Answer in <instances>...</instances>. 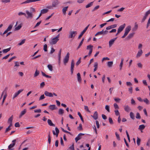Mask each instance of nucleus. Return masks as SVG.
<instances>
[{"label": "nucleus", "instance_id": "20", "mask_svg": "<svg viewBox=\"0 0 150 150\" xmlns=\"http://www.w3.org/2000/svg\"><path fill=\"white\" fill-rule=\"evenodd\" d=\"M124 109L127 112H129L131 110V108L128 105L125 106H124Z\"/></svg>", "mask_w": 150, "mask_h": 150}, {"label": "nucleus", "instance_id": "50", "mask_svg": "<svg viewBox=\"0 0 150 150\" xmlns=\"http://www.w3.org/2000/svg\"><path fill=\"white\" fill-rule=\"evenodd\" d=\"M105 109L108 112H110V106L109 105H106L105 106Z\"/></svg>", "mask_w": 150, "mask_h": 150}, {"label": "nucleus", "instance_id": "21", "mask_svg": "<svg viewBox=\"0 0 150 150\" xmlns=\"http://www.w3.org/2000/svg\"><path fill=\"white\" fill-rule=\"evenodd\" d=\"M143 53V51L141 49H140L139 50L138 52L137 55V58H139L140 57Z\"/></svg>", "mask_w": 150, "mask_h": 150}, {"label": "nucleus", "instance_id": "7", "mask_svg": "<svg viewBox=\"0 0 150 150\" xmlns=\"http://www.w3.org/2000/svg\"><path fill=\"white\" fill-rule=\"evenodd\" d=\"M60 3L59 1H54L52 2V4L54 8H55L57 7Z\"/></svg>", "mask_w": 150, "mask_h": 150}, {"label": "nucleus", "instance_id": "12", "mask_svg": "<svg viewBox=\"0 0 150 150\" xmlns=\"http://www.w3.org/2000/svg\"><path fill=\"white\" fill-rule=\"evenodd\" d=\"M126 25L125 23H124L123 25H120L119 27L117 30L118 31V32H121L125 28V26Z\"/></svg>", "mask_w": 150, "mask_h": 150}, {"label": "nucleus", "instance_id": "53", "mask_svg": "<svg viewBox=\"0 0 150 150\" xmlns=\"http://www.w3.org/2000/svg\"><path fill=\"white\" fill-rule=\"evenodd\" d=\"M143 101L146 104H148L149 103V100L146 98H145L143 100Z\"/></svg>", "mask_w": 150, "mask_h": 150}, {"label": "nucleus", "instance_id": "16", "mask_svg": "<svg viewBox=\"0 0 150 150\" xmlns=\"http://www.w3.org/2000/svg\"><path fill=\"white\" fill-rule=\"evenodd\" d=\"M13 25H9L7 28L6 29V30H5L4 33H3V35H4L6 33H7L8 31H9L11 30V29L12 28Z\"/></svg>", "mask_w": 150, "mask_h": 150}, {"label": "nucleus", "instance_id": "41", "mask_svg": "<svg viewBox=\"0 0 150 150\" xmlns=\"http://www.w3.org/2000/svg\"><path fill=\"white\" fill-rule=\"evenodd\" d=\"M25 39H24L21 40V42H20V43H19L18 45H21L24 44L25 42Z\"/></svg>", "mask_w": 150, "mask_h": 150}, {"label": "nucleus", "instance_id": "29", "mask_svg": "<svg viewBox=\"0 0 150 150\" xmlns=\"http://www.w3.org/2000/svg\"><path fill=\"white\" fill-rule=\"evenodd\" d=\"M77 79L78 81L79 82H80L81 81V75L80 73H78L77 74Z\"/></svg>", "mask_w": 150, "mask_h": 150}, {"label": "nucleus", "instance_id": "14", "mask_svg": "<svg viewBox=\"0 0 150 150\" xmlns=\"http://www.w3.org/2000/svg\"><path fill=\"white\" fill-rule=\"evenodd\" d=\"M55 132L54 130L52 131V132L54 135H55L57 137L58 134L59 133V130L57 127L55 128Z\"/></svg>", "mask_w": 150, "mask_h": 150}, {"label": "nucleus", "instance_id": "46", "mask_svg": "<svg viewBox=\"0 0 150 150\" xmlns=\"http://www.w3.org/2000/svg\"><path fill=\"white\" fill-rule=\"evenodd\" d=\"M93 47V46L91 45H89L87 46V50H89L91 49H93L92 48Z\"/></svg>", "mask_w": 150, "mask_h": 150}, {"label": "nucleus", "instance_id": "19", "mask_svg": "<svg viewBox=\"0 0 150 150\" xmlns=\"http://www.w3.org/2000/svg\"><path fill=\"white\" fill-rule=\"evenodd\" d=\"M26 13L28 15V16H26L27 18H31L33 17L32 13L31 12H30L28 11H26Z\"/></svg>", "mask_w": 150, "mask_h": 150}, {"label": "nucleus", "instance_id": "30", "mask_svg": "<svg viewBox=\"0 0 150 150\" xmlns=\"http://www.w3.org/2000/svg\"><path fill=\"white\" fill-rule=\"evenodd\" d=\"M138 25L136 23H135L134 27L132 29V31H136L138 29Z\"/></svg>", "mask_w": 150, "mask_h": 150}, {"label": "nucleus", "instance_id": "34", "mask_svg": "<svg viewBox=\"0 0 150 150\" xmlns=\"http://www.w3.org/2000/svg\"><path fill=\"white\" fill-rule=\"evenodd\" d=\"M37 1H24L21 3V4H27L30 3V2H35Z\"/></svg>", "mask_w": 150, "mask_h": 150}, {"label": "nucleus", "instance_id": "33", "mask_svg": "<svg viewBox=\"0 0 150 150\" xmlns=\"http://www.w3.org/2000/svg\"><path fill=\"white\" fill-rule=\"evenodd\" d=\"M48 11V10L46 9H43L41 10V12L42 14L45 13H47Z\"/></svg>", "mask_w": 150, "mask_h": 150}, {"label": "nucleus", "instance_id": "55", "mask_svg": "<svg viewBox=\"0 0 150 150\" xmlns=\"http://www.w3.org/2000/svg\"><path fill=\"white\" fill-rule=\"evenodd\" d=\"M136 117L137 119H140L141 118V116L139 112H137L136 113Z\"/></svg>", "mask_w": 150, "mask_h": 150}, {"label": "nucleus", "instance_id": "6", "mask_svg": "<svg viewBox=\"0 0 150 150\" xmlns=\"http://www.w3.org/2000/svg\"><path fill=\"white\" fill-rule=\"evenodd\" d=\"M74 59H72L71 61V74H72L73 73L74 68Z\"/></svg>", "mask_w": 150, "mask_h": 150}, {"label": "nucleus", "instance_id": "11", "mask_svg": "<svg viewBox=\"0 0 150 150\" xmlns=\"http://www.w3.org/2000/svg\"><path fill=\"white\" fill-rule=\"evenodd\" d=\"M150 13V9L148 11H146L145 14L142 20V22H144L146 19V18L148 15Z\"/></svg>", "mask_w": 150, "mask_h": 150}, {"label": "nucleus", "instance_id": "27", "mask_svg": "<svg viewBox=\"0 0 150 150\" xmlns=\"http://www.w3.org/2000/svg\"><path fill=\"white\" fill-rule=\"evenodd\" d=\"M134 34V33H132L129 34L128 36L127 37V38L128 39H129L133 37Z\"/></svg>", "mask_w": 150, "mask_h": 150}, {"label": "nucleus", "instance_id": "22", "mask_svg": "<svg viewBox=\"0 0 150 150\" xmlns=\"http://www.w3.org/2000/svg\"><path fill=\"white\" fill-rule=\"evenodd\" d=\"M68 6H67L63 8L62 9V13L64 15H65L66 14V12L68 8Z\"/></svg>", "mask_w": 150, "mask_h": 150}, {"label": "nucleus", "instance_id": "59", "mask_svg": "<svg viewBox=\"0 0 150 150\" xmlns=\"http://www.w3.org/2000/svg\"><path fill=\"white\" fill-rule=\"evenodd\" d=\"M109 122H110V124H113V121H112V118L110 117L109 118Z\"/></svg>", "mask_w": 150, "mask_h": 150}, {"label": "nucleus", "instance_id": "48", "mask_svg": "<svg viewBox=\"0 0 150 150\" xmlns=\"http://www.w3.org/2000/svg\"><path fill=\"white\" fill-rule=\"evenodd\" d=\"M40 72L39 71H38L37 70L35 71L34 74V77H36L39 74Z\"/></svg>", "mask_w": 150, "mask_h": 150}, {"label": "nucleus", "instance_id": "9", "mask_svg": "<svg viewBox=\"0 0 150 150\" xmlns=\"http://www.w3.org/2000/svg\"><path fill=\"white\" fill-rule=\"evenodd\" d=\"M84 135V134L82 133H79L77 135V137H76L75 138L76 142H77L78 141L80 140L81 138V136Z\"/></svg>", "mask_w": 150, "mask_h": 150}, {"label": "nucleus", "instance_id": "45", "mask_svg": "<svg viewBox=\"0 0 150 150\" xmlns=\"http://www.w3.org/2000/svg\"><path fill=\"white\" fill-rule=\"evenodd\" d=\"M93 2H92L88 4L86 6V8H88V7H91L93 5Z\"/></svg>", "mask_w": 150, "mask_h": 150}, {"label": "nucleus", "instance_id": "3", "mask_svg": "<svg viewBox=\"0 0 150 150\" xmlns=\"http://www.w3.org/2000/svg\"><path fill=\"white\" fill-rule=\"evenodd\" d=\"M6 92H7L6 90V89H5L2 92V93L1 94V96H2L3 95H4V97H3V99L2 100V104H1V105H3V104L4 102V101L6 97V96H7Z\"/></svg>", "mask_w": 150, "mask_h": 150}, {"label": "nucleus", "instance_id": "13", "mask_svg": "<svg viewBox=\"0 0 150 150\" xmlns=\"http://www.w3.org/2000/svg\"><path fill=\"white\" fill-rule=\"evenodd\" d=\"M23 91V89H21L19 90L16 93L13 95V97L12 98L13 99L16 97H17L18 96V95Z\"/></svg>", "mask_w": 150, "mask_h": 150}, {"label": "nucleus", "instance_id": "32", "mask_svg": "<svg viewBox=\"0 0 150 150\" xmlns=\"http://www.w3.org/2000/svg\"><path fill=\"white\" fill-rule=\"evenodd\" d=\"M145 128V126L144 125H141L139 126V129L140 130H142L144 129Z\"/></svg>", "mask_w": 150, "mask_h": 150}, {"label": "nucleus", "instance_id": "58", "mask_svg": "<svg viewBox=\"0 0 150 150\" xmlns=\"http://www.w3.org/2000/svg\"><path fill=\"white\" fill-rule=\"evenodd\" d=\"M45 98V96L43 94V95H41V96L40 97L39 99V100H42V99H44Z\"/></svg>", "mask_w": 150, "mask_h": 150}, {"label": "nucleus", "instance_id": "52", "mask_svg": "<svg viewBox=\"0 0 150 150\" xmlns=\"http://www.w3.org/2000/svg\"><path fill=\"white\" fill-rule=\"evenodd\" d=\"M114 112H115V115L116 116L120 115V113L119 112L118 110H116L114 111Z\"/></svg>", "mask_w": 150, "mask_h": 150}, {"label": "nucleus", "instance_id": "37", "mask_svg": "<svg viewBox=\"0 0 150 150\" xmlns=\"http://www.w3.org/2000/svg\"><path fill=\"white\" fill-rule=\"evenodd\" d=\"M84 40V38H83L82 40H81V42H80L79 46H78V47H77V50H78V49H79V48L81 46V45H82V44L83 43Z\"/></svg>", "mask_w": 150, "mask_h": 150}, {"label": "nucleus", "instance_id": "2", "mask_svg": "<svg viewBox=\"0 0 150 150\" xmlns=\"http://www.w3.org/2000/svg\"><path fill=\"white\" fill-rule=\"evenodd\" d=\"M16 139H14L12 141V143L10 144L8 147V150H13L14 149L13 147L15 145L16 142Z\"/></svg>", "mask_w": 150, "mask_h": 150}, {"label": "nucleus", "instance_id": "63", "mask_svg": "<svg viewBox=\"0 0 150 150\" xmlns=\"http://www.w3.org/2000/svg\"><path fill=\"white\" fill-rule=\"evenodd\" d=\"M114 106L115 109H118L119 108L118 105L116 103L114 104Z\"/></svg>", "mask_w": 150, "mask_h": 150}, {"label": "nucleus", "instance_id": "1", "mask_svg": "<svg viewBox=\"0 0 150 150\" xmlns=\"http://www.w3.org/2000/svg\"><path fill=\"white\" fill-rule=\"evenodd\" d=\"M69 53L68 52L63 59V63L65 65H66L68 62L69 58Z\"/></svg>", "mask_w": 150, "mask_h": 150}, {"label": "nucleus", "instance_id": "25", "mask_svg": "<svg viewBox=\"0 0 150 150\" xmlns=\"http://www.w3.org/2000/svg\"><path fill=\"white\" fill-rule=\"evenodd\" d=\"M47 122L48 125H49L53 127H55V125L53 123L52 121L48 119L47 120Z\"/></svg>", "mask_w": 150, "mask_h": 150}, {"label": "nucleus", "instance_id": "56", "mask_svg": "<svg viewBox=\"0 0 150 150\" xmlns=\"http://www.w3.org/2000/svg\"><path fill=\"white\" fill-rule=\"evenodd\" d=\"M71 3L72 2L71 1H67L66 2L64 3L63 4H64L65 5H68L69 4H71Z\"/></svg>", "mask_w": 150, "mask_h": 150}, {"label": "nucleus", "instance_id": "28", "mask_svg": "<svg viewBox=\"0 0 150 150\" xmlns=\"http://www.w3.org/2000/svg\"><path fill=\"white\" fill-rule=\"evenodd\" d=\"M64 113V110L62 108L59 109L58 110V114L59 115H62Z\"/></svg>", "mask_w": 150, "mask_h": 150}, {"label": "nucleus", "instance_id": "42", "mask_svg": "<svg viewBox=\"0 0 150 150\" xmlns=\"http://www.w3.org/2000/svg\"><path fill=\"white\" fill-rule=\"evenodd\" d=\"M70 150H75L74 144H73L71 146L69 147Z\"/></svg>", "mask_w": 150, "mask_h": 150}, {"label": "nucleus", "instance_id": "51", "mask_svg": "<svg viewBox=\"0 0 150 150\" xmlns=\"http://www.w3.org/2000/svg\"><path fill=\"white\" fill-rule=\"evenodd\" d=\"M115 134L116 135L117 139L118 140H120V138L119 135V134H117V132H115Z\"/></svg>", "mask_w": 150, "mask_h": 150}, {"label": "nucleus", "instance_id": "54", "mask_svg": "<svg viewBox=\"0 0 150 150\" xmlns=\"http://www.w3.org/2000/svg\"><path fill=\"white\" fill-rule=\"evenodd\" d=\"M114 100L115 102L118 103H119L121 100V99L118 98H115Z\"/></svg>", "mask_w": 150, "mask_h": 150}, {"label": "nucleus", "instance_id": "35", "mask_svg": "<svg viewBox=\"0 0 150 150\" xmlns=\"http://www.w3.org/2000/svg\"><path fill=\"white\" fill-rule=\"evenodd\" d=\"M11 49V47L4 49L2 51L4 53H6L8 52Z\"/></svg>", "mask_w": 150, "mask_h": 150}, {"label": "nucleus", "instance_id": "23", "mask_svg": "<svg viewBox=\"0 0 150 150\" xmlns=\"http://www.w3.org/2000/svg\"><path fill=\"white\" fill-rule=\"evenodd\" d=\"M49 108L51 110H53L56 109V105H50L49 106Z\"/></svg>", "mask_w": 150, "mask_h": 150}, {"label": "nucleus", "instance_id": "24", "mask_svg": "<svg viewBox=\"0 0 150 150\" xmlns=\"http://www.w3.org/2000/svg\"><path fill=\"white\" fill-rule=\"evenodd\" d=\"M26 112V109H24L22 111L19 115V117L21 118L23 115H24Z\"/></svg>", "mask_w": 150, "mask_h": 150}, {"label": "nucleus", "instance_id": "31", "mask_svg": "<svg viewBox=\"0 0 150 150\" xmlns=\"http://www.w3.org/2000/svg\"><path fill=\"white\" fill-rule=\"evenodd\" d=\"M113 64L112 61L108 62L107 63V65L108 67H111Z\"/></svg>", "mask_w": 150, "mask_h": 150}, {"label": "nucleus", "instance_id": "5", "mask_svg": "<svg viewBox=\"0 0 150 150\" xmlns=\"http://www.w3.org/2000/svg\"><path fill=\"white\" fill-rule=\"evenodd\" d=\"M108 33V31L107 30H105V31H104L103 30L101 31H99L97 32L95 35V36H96L98 35H105L107 34Z\"/></svg>", "mask_w": 150, "mask_h": 150}, {"label": "nucleus", "instance_id": "36", "mask_svg": "<svg viewBox=\"0 0 150 150\" xmlns=\"http://www.w3.org/2000/svg\"><path fill=\"white\" fill-rule=\"evenodd\" d=\"M42 75L43 76H44L47 78H51L52 77L51 76H49V75H47L45 74V73L43 72L42 71Z\"/></svg>", "mask_w": 150, "mask_h": 150}, {"label": "nucleus", "instance_id": "10", "mask_svg": "<svg viewBox=\"0 0 150 150\" xmlns=\"http://www.w3.org/2000/svg\"><path fill=\"white\" fill-rule=\"evenodd\" d=\"M59 39H57L55 38H53L51 41L50 42V43L51 45H53L57 43Z\"/></svg>", "mask_w": 150, "mask_h": 150}, {"label": "nucleus", "instance_id": "57", "mask_svg": "<svg viewBox=\"0 0 150 150\" xmlns=\"http://www.w3.org/2000/svg\"><path fill=\"white\" fill-rule=\"evenodd\" d=\"M140 141L141 140L138 137L137 140V144L138 146L140 144Z\"/></svg>", "mask_w": 150, "mask_h": 150}, {"label": "nucleus", "instance_id": "60", "mask_svg": "<svg viewBox=\"0 0 150 150\" xmlns=\"http://www.w3.org/2000/svg\"><path fill=\"white\" fill-rule=\"evenodd\" d=\"M47 45L45 44L44 45V50L45 52H47Z\"/></svg>", "mask_w": 150, "mask_h": 150}, {"label": "nucleus", "instance_id": "43", "mask_svg": "<svg viewBox=\"0 0 150 150\" xmlns=\"http://www.w3.org/2000/svg\"><path fill=\"white\" fill-rule=\"evenodd\" d=\"M130 116L131 118L133 120H134V116L133 113L132 112H130Z\"/></svg>", "mask_w": 150, "mask_h": 150}, {"label": "nucleus", "instance_id": "44", "mask_svg": "<svg viewBox=\"0 0 150 150\" xmlns=\"http://www.w3.org/2000/svg\"><path fill=\"white\" fill-rule=\"evenodd\" d=\"M77 129L79 131H81L83 130V128L82 127V125L81 124H79V126L77 127Z\"/></svg>", "mask_w": 150, "mask_h": 150}, {"label": "nucleus", "instance_id": "62", "mask_svg": "<svg viewBox=\"0 0 150 150\" xmlns=\"http://www.w3.org/2000/svg\"><path fill=\"white\" fill-rule=\"evenodd\" d=\"M18 15L19 16H21L22 15H23L24 16H25V17H26V14L25 13H23L22 12H19L18 13Z\"/></svg>", "mask_w": 150, "mask_h": 150}, {"label": "nucleus", "instance_id": "40", "mask_svg": "<svg viewBox=\"0 0 150 150\" xmlns=\"http://www.w3.org/2000/svg\"><path fill=\"white\" fill-rule=\"evenodd\" d=\"M78 115L80 117V118L81 120L83 122H84V120L83 118L82 117V116L81 115V114L79 112H78Z\"/></svg>", "mask_w": 150, "mask_h": 150}, {"label": "nucleus", "instance_id": "4", "mask_svg": "<svg viewBox=\"0 0 150 150\" xmlns=\"http://www.w3.org/2000/svg\"><path fill=\"white\" fill-rule=\"evenodd\" d=\"M77 34V33L76 31H70L69 33V35L68 37L70 38H74Z\"/></svg>", "mask_w": 150, "mask_h": 150}, {"label": "nucleus", "instance_id": "17", "mask_svg": "<svg viewBox=\"0 0 150 150\" xmlns=\"http://www.w3.org/2000/svg\"><path fill=\"white\" fill-rule=\"evenodd\" d=\"M44 94L47 96L49 97H53V94L52 93L49 92L47 91H45L44 92Z\"/></svg>", "mask_w": 150, "mask_h": 150}, {"label": "nucleus", "instance_id": "26", "mask_svg": "<svg viewBox=\"0 0 150 150\" xmlns=\"http://www.w3.org/2000/svg\"><path fill=\"white\" fill-rule=\"evenodd\" d=\"M13 119V115H12L11 117H10L8 119V122L10 124V125H12V120Z\"/></svg>", "mask_w": 150, "mask_h": 150}, {"label": "nucleus", "instance_id": "8", "mask_svg": "<svg viewBox=\"0 0 150 150\" xmlns=\"http://www.w3.org/2000/svg\"><path fill=\"white\" fill-rule=\"evenodd\" d=\"M117 37L115 38L110 40L109 42V46L110 47L114 44L115 41L117 39Z\"/></svg>", "mask_w": 150, "mask_h": 150}, {"label": "nucleus", "instance_id": "18", "mask_svg": "<svg viewBox=\"0 0 150 150\" xmlns=\"http://www.w3.org/2000/svg\"><path fill=\"white\" fill-rule=\"evenodd\" d=\"M93 118L95 120H96L98 117V113L97 111H95L93 115H91Z\"/></svg>", "mask_w": 150, "mask_h": 150}, {"label": "nucleus", "instance_id": "64", "mask_svg": "<svg viewBox=\"0 0 150 150\" xmlns=\"http://www.w3.org/2000/svg\"><path fill=\"white\" fill-rule=\"evenodd\" d=\"M150 24V18L148 20V22L147 24L146 28H147L149 26Z\"/></svg>", "mask_w": 150, "mask_h": 150}, {"label": "nucleus", "instance_id": "15", "mask_svg": "<svg viewBox=\"0 0 150 150\" xmlns=\"http://www.w3.org/2000/svg\"><path fill=\"white\" fill-rule=\"evenodd\" d=\"M131 30V26L130 25L127 26L125 29V33L127 35Z\"/></svg>", "mask_w": 150, "mask_h": 150}, {"label": "nucleus", "instance_id": "39", "mask_svg": "<svg viewBox=\"0 0 150 150\" xmlns=\"http://www.w3.org/2000/svg\"><path fill=\"white\" fill-rule=\"evenodd\" d=\"M22 26L21 24H19L18 26L16 27L14 29L15 30H19L21 27Z\"/></svg>", "mask_w": 150, "mask_h": 150}, {"label": "nucleus", "instance_id": "49", "mask_svg": "<svg viewBox=\"0 0 150 150\" xmlns=\"http://www.w3.org/2000/svg\"><path fill=\"white\" fill-rule=\"evenodd\" d=\"M85 33V32H84L83 31H83L81 32L80 34L79 35L78 37V39H80L81 38V37Z\"/></svg>", "mask_w": 150, "mask_h": 150}, {"label": "nucleus", "instance_id": "47", "mask_svg": "<svg viewBox=\"0 0 150 150\" xmlns=\"http://www.w3.org/2000/svg\"><path fill=\"white\" fill-rule=\"evenodd\" d=\"M12 126V125H9L8 127L7 128H6V131H5V133L7 132L8 131L11 129V128H10V127Z\"/></svg>", "mask_w": 150, "mask_h": 150}, {"label": "nucleus", "instance_id": "61", "mask_svg": "<svg viewBox=\"0 0 150 150\" xmlns=\"http://www.w3.org/2000/svg\"><path fill=\"white\" fill-rule=\"evenodd\" d=\"M84 109L86 110L87 112H90V111L88 109V107L87 106L85 105L84 106Z\"/></svg>", "mask_w": 150, "mask_h": 150}, {"label": "nucleus", "instance_id": "38", "mask_svg": "<svg viewBox=\"0 0 150 150\" xmlns=\"http://www.w3.org/2000/svg\"><path fill=\"white\" fill-rule=\"evenodd\" d=\"M47 67L51 71H52L53 70L52 69V66L50 64H48L47 66Z\"/></svg>", "mask_w": 150, "mask_h": 150}]
</instances>
